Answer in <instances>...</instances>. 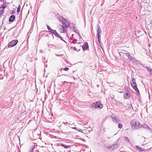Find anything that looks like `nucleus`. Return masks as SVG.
Here are the masks:
<instances>
[{"label": "nucleus", "instance_id": "obj_1", "mask_svg": "<svg viewBox=\"0 0 152 152\" xmlns=\"http://www.w3.org/2000/svg\"><path fill=\"white\" fill-rule=\"evenodd\" d=\"M58 20L61 22H62V24L64 26H61L62 27V28H61V33H65L66 31V28H67L70 25L69 22L65 19L63 17H62L60 16H59L58 17Z\"/></svg>", "mask_w": 152, "mask_h": 152}, {"label": "nucleus", "instance_id": "obj_2", "mask_svg": "<svg viewBox=\"0 0 152 152\" xmlns=\"http://www.w3.org/2000/svg\"><path fill=\"white\" fill-rule=\"evenodd\" d=\"M101 32V30L99 26H98V30H97V39L99 43L100 46L102 49L104 48V46L102 43L101 42V34H100Z\"/></svg>", "mask_w": 152, "mask_h": 152}, {"label": "nucleus", "instance_id": "obj_3", "mask_svg": "<svg viewBox=\"0 0 152 152\" xmlns=\"http://www.w3.org/2000/svg\"><path fill=\"white\" fill-rule=\"evenodd\" d=\"M91 107L93 108L96 109L97 108H102L103 107V105L99 102H96L93 103L91 105Z\"/></svg>", "mask_w": 152, "mask_h": 152}, {"label": "nucleus", "instance_id": "obj_4", "mask_svg": "<svg viewBox=\"0 0 152 152\" xmlns=\"http://www.w3.org/2000/svg\"><path fill=\"white\" fill-rule=\"evenodd\" d=\"M127 56L130 62H132L134 63H138L137 62L139 61L137 60L134 57L132 56L130 53L128 54Z\"/></svg>", "mask_w": 152, "mask_h": 152}, {"label": "nucleus", "instance_id": "obj_5", "mask_svg": "<svg viewBox=\"0 0 152 152\" xmlns=\"http://www.w3.org/2000/svg\"><path fill=\"white\" fill-rule=\"evenodd\" d=\"M18 41L17 40H14L12 41L8 45V47L11 48L15 46L17 44Z\"/></svg>", "mask_w": 152, "mask_h": 152}, {"label": "nucleus", "instance_id": "obj_6", "mask_svg": "<svg viewBox=\"0 0 152 152\" xmlns=\"http://www.w3.org/2000/svg\"><path fill=\"white\" fill-rule=\"evenodd\" d=\"M89 46L88 43L87 42H85L84 44L82 46V48L83 51L87 50Z\"/></svg>", "mask_w": 152, "mask_h": 152}, {"label": "nucleus", "instance_id": "obj_7", "mask_svg": "<svg viewBox=\"0 0 152 152\" xmlns=\"http://www.w3.org/2000/svg\"><path fill=\"white\" fill-rule=\"evenodd\" d=\"M37 146V144L35 145L34 144V145L32 148L31 150H30V152H33L34 151L35 152H39V151L36 148V146Z\"/></svg>", "mask_w": 152, "mask_h": 152}, {"label": "nucleus", "instance_id": "obj_8", "mask_svg": "<svg viewBox=\"0 0 152 152\" xmlns=\"http://www.w3.org/2000/svg\"><path fill=\"white\" fill-rule=\"evenodd\" d=\"M47 27L49 31L50 32V33H51L53 34L54 33L56 32V30L52 29L48 25H47Z\"/></svg>", "mask_w": 152, "mask_h": 152}, {"label": "nucleus", "instance_id": "obj_9", "mask_svg": "<svg viewBox=\"0 0 152 152\" xmlns=\"http://www.w3.org/2000/svg\"><path fill=\"white\" fill-rule=\"evenodd\" d=\"M121 50V51L118 52V54L120 56L122 54H123L124 56V55H125L127 56L128 55V54L129 53H126V52H127V51L126 50Z\"/></svg>", "mask_w": 152, "mask_h": 152}, {"label": "nucleus", "instance_id": "obj_10", "mask_svg": "<svg viewBox=\"0 0 152 152\" xmlns=\"http://www.w3.org/2000/svg\"><path fill=\"white\" fill-rule=\"evenodd\" d=\"M15 18V16L13 15H11L9 18V22H13Z\"/></svg>", "mask_w": 152, "mask_h": 152}, {"label": "nucleus", "instance_id": "obj_11", "mask_svg": "<svg viewBox=\"0 0 152 152\" xmlns=\"http://www.w3.org/2000/svg\"><path fill=\"white\" fill-rule=\"evenodd\" d=\"M130 83L132 87L137 86L135 82V79L134 78L132 79V80L130 82Z\"/></svg>", "mask_w": 152, "mask_h": 152}, {"label": "nucleus", "instance_id": "obj_12", "mask_svg": "<svg viewBox=\"0 0 152 152\" xmlns=\"http://www.w3.org/2000/svg\"><path fill=\"white\" fill-rule=\"evenodd\" d=\"M132 128L133 129H136V128L137 126V122L136 121H133L132 122Z\"/></svg>", "mask_w": 152, "mask_h": 152}, {"label": "nucleus", "instance_id": "obj_13", "mask_svg": "<svg viewBox=\"0 0 152 152\" xmlns=\"http://www.w3.org/2000/svg\"><path fill=\"white\" fill-rule=\"evenodd\" d=\"M130 96V95L128 93L126 92L124 94V98L125 99H127L129 98Z\"/></svg>", "mask_w": 152, "mask_h": 152}, {"label": "nucleus", "instance_id": "obj_14", "mask_svg": "<svg viewBox=\"0 0 152 152\" xmlns=\"http://www.w3.org/2000/svg\"><path fill=\"white\" fill-rule=\"evenodd\" d=\"M146 69L149 73L150 75H152V69L149 67H147Z\"/></svg>", "mask_w": 152, "mask_h": 152}, {"label": "nucleus", "instance_id": "obj_15", "mask_svg": "<svg viewBox=\"0 0 152 152\" xmlns=\"http://www.w3.org/2000/svg\"><path fill=\"white\" fill-rule=\"evenodd\" d=\"M61 144V145L62 147H64V148H70L71 147V145H66L64 144Z\"/></svg>", "mask_w": 152, "mask_h": 152}, {"label": "nucleus", "instance_id": "obj_16", "mask_svg": "<svg viewBox=\"0 0 152 152\" xmlns=\"http://www.w3.org/2000/svg\"><path fill=\"white\" fill-rule=\"evenodd\" d=\"M142 125L141 123L140 122H138L137 124V126L136 128V129H139L140 128L142 127Z\"/></svg>", "mask_w": 152, "mask_h": 152}, {"label": "nucleus", "instance_id": "obj_17", "mask_svg": "<svg viewBox=\"0 0 152 152\" xmlns=\"http://www.w3.org/2000/svg\"><path fill=\"white\" fill-rule=\"evenodd\" d=\"M108 148L109 149H110V150H113L115 149V147H114V146L112 145H110L108 147Z\"/></svg>", "mask_w": 152, "mask_h": 152}, {"label": "nucleus", "instance_id": "obj_18", "mask_svg": "<svg viewBox=\"0 0 152 152\" xmlns=\"http://www.w3.org/2000/svg\"><path fill=\"white\" fill-rule=\"evenodd\" d=\"M132 88H134V89L135 90V91H136L138 93V94H140L139 91L138 90V89L137 88V86L133 87Z\"/></svg>", "mask_w": 152, "mask_h": 152}, {"label": "nucleus", "instance_id": "obj_19", "mask_svg": "<svg viewBox=\"0 0 152 152\" xmlns=\"http://www.w3.org/2000/svg\"><path fill=\"white\" fill-rule=\"evenodd\" d=\"M70 25L71 26V27H70L71 28L72 27V29L74 31V32L77 33V32L76 31L77 30V29L75 28V26H74V24H72V25Z\"/></svg>", "mask_w": 152, "mask_h": 152}, {"label": "nucleus", "instance_id": "obj_20", "mask_svg": "<svg viewBox=\"0 0 152 152\" xmlns=\"http://www.w3.org/2000/svg\"><path fill=\"white\" fill-rule=\"evenodd\" d=\"M136 149L138 150H139L140 152H142L144 151V150L142 149L141 148L139 147L138 146H136Z\"/></svg>", "mask_w": 152, "mask_h": 152}, {"label": "nucleus", "instance_id": "obj_21", "mask_svg": "<svg viewBox=\"0 0 152 152\" xmlns=\"http://www.w3.org/2000/svg\"><path fill=\"white\" fill-rule=\"evenodd\" d=\"M112 118L114 122H115L116 123L118 122V121L117 120V119L115 118H113V117H112Z\"/></svg>", "mask_w": 152, "mask_h": 152}, {"label": "nucleus", "instance_id": "obj_22", "mask_svg": "<svg viewBox=\"0 0 152 152\" xmlns=\"http://www.w3.org/2000/svg\"><path fill=\"white\" fill-rule=\"evenodd\" d=\"M113 145L114 146L115 149H117L119 146V144L117 143L114 144H113Z\"/></svg>", "mask_w": 152, "mask_h": 152}, {"label": "nucleus", "instance_id": "obj_23", "mask_svg": "<svg viewBox=\"0 0 152 152\" xmlns=\"http://www.w3.org/2000/svg\"><path fill=\"white\" fill-rule=\"evenodd\" d=\"M128 109L129 110H130V109L132 108V109L133 110V107L131 104H129L128 105Z\"/></svg>", "mask_w": 152, "mask_h": 152}, {"label": "nucleus", "instance_id": "obj_24", "mask_svg": "<svg viewBox=\"0 0 152 152\" xmlns=\"http://www.w3.org/2000/svg\"><path fill=\"white\" fill-rule=\"evenodd\" d=\"M20 5H19L17 9V12L18 13L20 11Z\"/></svg>", "mask_w": 152, "mask_h": 152}, {"label": "nucleus", "instance_id": "obj_25", "mask_svg": "<svg viewBox=\"0 0 152 152\" xmlns=\"http://www.w3.org/2000/svg\"><path fill=\"white\" fill-rule=\"evenodd\" d=\"M53 34L56 37H58L60 36L58 34L57 32L56 31Z\"/></svg>", "mask_w": 152, "mask_h": 152}, {"label": "nucleus", "instance_id": "obj_26", "mask_svg": "<svg viewBox=\"0 0 152 152\" xmlns=\"http://www.w3.org/2000/svg\"><path fill=\"white\" fill-rule=\"evenodd\" d=\"M122 125L121 123H119L118 124V127L120 129H121L122 127Z\"/></svg>", "mask_w": 152, "mask_h": 152}, {"label": "nucleus", "instance_id": "obj_27", "mask_svg": "<svg viewBox=\"0 0 152 152\" xmlns=\"http://www.w3.org/2000/svg\"><path fill=\"white\" fill-rule=\"evenodd\" d=\"M77 40L75 39H74L72 40V42L73 44H75L76 43V42H77ZM70 42L71 43V41Z\"/></svg>", "mask_w": 152, "mask_h": 152}, {"label": "nucleus", "instance_id": "obj_28", "mask_svg": "<svg viewBox=\"0 0 152 152\" xmlns=\"http://www.w3.org/2000/svg\"><path fill=\"white\" fill-rule=\"evenodd\" d=\"M71 48H72L74 50H76L77 51H78L80 50H77V49L75 47H72Z\"/></svg>", "mask_w": 152, "mask_h": 152}, {"label": "nucleus", "instance_id": "obj_29", "mask_svg": "<svg viewBox=\"0 0 152 152\" xmlns=\"http://www.w3.org/2000/svg\"><path fill=\"white\" fill-rule=\"evenodd\" d=\"M7 7V5L5 4H3L1 6V8L3 9H5V8Z\"/></svg>", "mask_w": 152, "mask_h": 152}, {"label": "nucleus", "instance_id": "obj_30", "mask_svg": "<svg viewBox=\"0 0 152 152\" xmlns=\"http://www.w3.org/2000/svg\"><path fill=\"white\" fill-rule=\"evenodd\" d=\"M125 140L127 142H129V139H128V137H125Z\"/></svg>", "mask_w": 152, "mask_h": 152}, {"label": "nucleus", "instance_id": "obj_31", "mask_svg": "<svg viewBox=\"0 0 152 152\" xmlns=\"http://www.w3.org/2000/svg\"><path fill=\"white\" fill-rule=\"evenodd\" d=\"M147 126H148V125L146 124H144L142 125V127L143 128H145V129H147Z\"/></svg>", "mask_w": 152, "mask_h": 152}, {"label": "nucleus", "instance_id": "obj_32", "mask_svg": "<svg viewBox=\"0 0 152 152\" xmlns=\"http://www.w3.org/2000/svg\"><path fill=\"white\" fill-rule=\"evenodd\" d=\"M4 10H1L0 11V15H2L4 12Z\"/></svg>", "mask_w": 152, "mask_h": 152}, {"label": "nucleus", "instance_id": "obj_33", "mask_svg": "<svg viewBox=\"0 0 152 152\" xmlns=\"http://www.w3.org/2000/svg\"><path fill=\"white\" fill-rule=\"evenodd\" d=\"M87 129H88V131L90 132V131H92V129L91 128V127H88L87 128Z\"/></svg>", "mask_w": 152, "mask_h": 152}, {"label": "nucleus", "instance_id": "obj_34", "mask_svg": "<svg viewBox=\"0 0 152 152\" xmlns=\"http://www.w3.org/2000/svg\"><path fill=\"white\" fill-rule=\"evenodd\" d=\"M69 69L68 68V67H65V68H64L63 70L64 71H67Z\"/></svg>", "mask_w": 152, "mask_h": 152}, {"label": "nucleus", "instance_id": "obj_35", "mask_svg": "<svg viewBox=\"0 0 152 152\" xmlns=\"http://www.w3.org/2000/svg\"><path fill=\"white\" fill-rule=\"evenodd\" d=\"M15 13V11H14L12 10L11 11L10 14H14Z\"/></svg>", "mask_w": 152, "mask_h": 152}, {"label": "nucleus", "instance_id": "obj_36", "mask_svg": "<svg viewBox=\"0 0 152 152\" xmlns=\"http://www.w3.org/2000/svg\"><path fill=\"white\" fill-rule=\"evenodd\" d=\"M58 38H59L61 40H62L63 41H64V42H65V41L63 39L62 37H61L60 36V37H58Z\"/></svg>", "mask_w": 152, "mask_h": 152}, {"label": "nucleus", "instance_id": "obj_37", "mask_svg": "<svg viewBox=\"0 0 152 152\" xmlns=\"http://www.w3.org/2000/svg\"><path fill=\"white\" fill-rule=\"evenodd\" d=\"M63 123L64 124H65V125H66L67 124H68V125H69V124H68V122H63Z\"/></svg>", "mask_w": 152, "mask_h": 152}, {"label": "nucleus", "instance_id": "obj_38", "mask_svg": "<svg viewBox=\"0 0 152 152\" xmlns=\"http://www.w3.org/2000/svg\"><path fill=\"white\" fill-rule=\"evenodd\" d=\"M3 78V75H1V73L0 79H2Z\"/></svg>", "mask_w": 152, "mask_h": 152}, {"label": "nucleus", "instance_id": "obj_39", "mask_svg": "<svg viewBox=\"0 0 152 152\" xmlns=\"http://www.w3.org/2000/svg\"><path fill=\"white\" fill-rule=\"evenodd\" d=\"M100 144L102 146H104V144L103 142H101Z\"/></svg>", "mask_w": 152, "mask_h": 152}, {"label": "nucleus", "instance_id": "obj_40", "mask_svg": "<svg viewBox=\"0 0 152 152\" xmlns=\"http://www.w3.org/2000/svg\"><path fill=\"white\" fill-rule=\"evenodd\" d=\"M72 128L73 129L76 130H77V127H73V128Z\"/></svg>", "mask_w": 152, "mask_h": 152}, {"label": "nucleus", "instance_id": "obj_41", "mask_svg": "<svg viewBox=\"0 0 152 152\" xmlns=\"http://www.w3.org/2000/svg\"><path fill=\"white\" fill-rule=\"evenodd\" d=\"M79 132H82V130L80 129H79V130H77Z\"/></svg>", "mask_w": 152, "mask_h": 152}, {"label": "nucleus", "instance_id": "obj_42", "mask_svg": "<svg viewBox=\"0 0 152 152\" xmlns=\"http://www.w3.org/2000/svg\"><path fill=\"white\" fill-rule=\"evenodd\" d=\"M148 129V130H149L150 129V127L148 126H147V129Z\"/></svg>", "mask_w": 152, "mask_h": 152}, {"label": "nucleus", "instance_id": "obj_43", "mask_svg": "<svg viewBox=\"0 0 152 152\" xmlns=\"http://www.w3.org/2000/svg\"><path fill=\"white\" fill-rule=\"evenodd\" d=\"M77 34H78V35L79 36V37L80 38H81V36L80 35V34L78 32H77Z\"/></svg>", "mask_w": 152, "mask_h": 152}, {"label": "nucleus", "instance_id": "obj_44", "mask_svg": "<svg viewBox=\"0 0 152 152\" xmlns=\"http://www.w3.org/2000/svg\"><path fill=\"white\" fill-rule=\"evenodd\" d=\"M40 52L42 53H43V51L42 50H40Z\"/></svg>", "mask_w": 152, "mask_h": 152}, {"label": "nucleus", "instance_id": "obj_45", "mask_svg": "<svg viewBox=\"0 0 152 152\" xmlns=\"http://www.w3.org/2000/svg\"><path fill=\"white\" fill-rule=\"evenodd\" d=\"M102 49V50L103 51V53L104 54L105 51H104V48H103V49Z\"/></svg>", "mask_w": 152, "mask_h": 152}, {"label": "nucleus", "instance_id": "obj_46", "mask_svg": "<svg viewBox=\"0 0 152 152\" xmlns=\"http://www.w3.org/2000/svg\"><path fill=\"white\" fill-rule=\"evenodd\" d=\"M52 45V46H54V47H55L54 45H52V44H51V45Z\"/></svg>", "mask_w": 152, "mask_h": 152}, {"label": "nucleus", "instance_id": "obj_47", "mask_svg": "<svg viewBox=\"0 0 152 152\" xmlns=\"http://www.w3.org/2000/svg\"><path fill=\"white\" fill-rule=\"evenodd\" d=\"M2 26H0V30L1 29V27Z\"/></svg>", "mask_w": 152, "mask_h": 152}, {"label": "nucleus", "instance_id": "obj_48", "mask_svg": "<svg viewBox=\"0 0 152 152\" xmlns=\"http://www.w3.org/2000/svg\"><path fill=\"white\" fill-rule=\"evenodd\" d=\"M60 71H61L62 70V69H60Z\"/></svg>", "mask_w": 152, "mask_h": 152}, {"label": "nucleus", "instance_id": "obj_49", "mask_svg": "<svg viewBox=\"0 0 152 152\" xmlns=\"http://www.w3.org/2000/svg\"><path fill=\"white\" fill-rule=\"evenodd\" d=\"M58 75H59V74L58 73V76H61L60 75H59V76H58Z\"/></svg>", "mask_w": 152, "mask_h": 152}, {"label": "nucleus", "instance_id": "obj_50", "mask_svg": "<svg viewBox=\"0 0 152 152\" xmlns=\"http://www.w3.org/2000/svg\"><path fill=\"white\" fill-rule=\"evenodd\" d=\"M144 67L145 68H146V67H146V66H144Z\"/></svg>", "mask_w": 152, "mask_h": 152}, {"label": "nucleus", "instance_id": "obj_51", "mask_svg": "<svg viewBox=\"0 0 152 152\" xmlns=\"http://www.w3.org/2000/svg\"><path fill=\"white\" fill-rule=\"evenodd\" d=\"M107 69L106 70L107 71Z\"/></svg>", "mask_w": 152, "mask_h": 152}]
</instances>
